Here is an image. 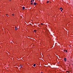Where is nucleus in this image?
<instances>
[{"label":"nucleus","mask_w":73,"mask_h":73,"mask_svg":"<svg viewBox=\"0 0 73 73\" xmlns=\"http://www.w3.org/2000/svg\"><path fill=\"white\" fill-rule=\"evenodd\" d=\"M64 61H66V58H64Z\"/></svg>","instance_id":"obj_1"},{"label":"nucleus","mask_w":73,"mask_h":73,"mask_svg":"<svg viewBox=\"0 0 73 73\" xmlns=\"http://www.w3.org/2000/svg\"><path fill=\"white\" fill-rule=\"evenodd\" d=\"M22 9H23V10H24V9H25V7H22Z\"/></svg>","instance_id":"obj_2"},{"label":"nucleus","mask_w":73,"mask_h":73,"mask_svg":"<svg viewBox=\"0 0 73 73\" xmlns=\"http://www.w3.org/2000/svg\"><path fill=\"white\" fill-rule=\"evenodd\" d=\"M64 51L66 53H67V50H64Z\"/></svg>","instance_id":"obj_3"},{"label":"nucleus","mask_w":73,"mask_h":73,"mask_svg":"<svg viewBox=\"0 0 73 73\" xmlns=\"http://www.w3.org/2000/svg\"><path fill=\"white\" fill-rule=\"evenodd\" d=\"M60 10H61V9H62V8L61 7V8H60Z\"/></svg>","instance_id":"obj_7"},{"label":"nucleus","mask_w":73,"mask_h":73,"mask_svg":"<svg viewBox=\"0 0 73 73\" xmlns=\"http://www.w3.org/2000/svg\"><path fill=\"white\" fill-rule=\"evenodd\" d=\"M15 30H17V29H17V27H15Z\"/></svg>","instance_id":"obj_4"},{"label":"nucleus","mask_w":73,"mask_h":73,"mask_svg":"<svg viewBox=\"0 0 73 73\" xmlns=\"http://www.w3.org/2000/svg\"><path fill=\"white\" fill-rule=\"evenodd\" d=\"M49 1H47V3H49Z\"/></svg>","instance_id":"obj_11"},{"label":"nucleus","mask_w":73,"mask_h":73,"mask_svg":"<svg viewBox=\"0 0 73 73\" xmlns=\"http://www.w3.org/2000/svg\"><path fill=\"white\" fill-rule=\"evenodd\" d=\"M31 5H33V3H31Z\"/></svg>","instance_id":"obj_9"},{"label":"nucleus","mask_w":73,"mask_h":73,"mask_svg":"<svg viewBox=\"0 0 73 73\" xmlns=\"http://www.w3.org/2000/svg\"><path fill=\"white\" fill-rule=\"evenodd\" d=\"M14 14H12V16H14Z\"/></svg>","instance_id":"obj_14"},{"label":"nucleus","mask_w":73,"mask_h":73,"mask_svg":"<svg viewBox=\"0 0 73 73\" xmlns=\"http://www.w3.org/2000/svg\"><path fill=\"white\" fill-rule=\"evenodd\" d=\"M33 66H36V64H34L33 65Z\"/></svg>","instance_id":"obj_6"},{"label":"nucleus","mask_w":73,"mask_h":73,"mask_svg":"<svg viewBox=\"0 0 73 73\" xmlns=\"http://www.w3.org/2000/svg\"><path fill=\"white\" fill-rule=\"evenodd\" d=\"M63 10V9H61V12H62V10Z\"/></svg>","instance_id":"obj_15"},{"label":"nucleus","mask_w":73,"mask_h":73,"mask_svg":"<svg viewBox=\"0 0 73 73\" xmlns=\"http://www.w3.org/2000/svg\"><path fill=\"white\" fill-rule=\"evenodd\" d=\"M67 72H68V73H69V72H70V71H67Z\"/></svg>","instance_id":"obj_12"},{"label":"nucleus","mask_w":73,"mask_h":73,"mask_svg":"<svg viewBox=\"0 0 73 73\" xmlns=\"http://www.w3.org/2000/svg\"><path fill=\"white\" fill-rule=\"evenodd\" d=\"M33 1L32 0H31V3H32V2Z\"/></svg>","instance_id":"obj_10"},{"label":"nucleus","mask_w":73,"mask_h":73,"mask_svg":"<svg viewBox=\"0 0 73 73\" xmlns=\"http://www.w3.org/2000/svg\"><path fill=\"white\" fill-rule=\"evenodd\" d=\"M33 1H34V0H33Z\"/></svg>","instance_id":"obj_19"},{"label":"nucleus","mask_w":73,"mask_h":73,"mask_svg":"<svg viewBox=\"0 0 73 73\" xmlns=\"http://www.w3.org/2000/svg\"><path fill=\"white\" fill-rule=\"evenodd\" d=\"M21 68H23V66H21Z\"/></svg>","instance_id":"obj_17"},{"label":"nucleus","mask_w":73,"mask_h":73,"mask_svg":"<svg viewBox=\"0 0 73 73\" xmlns=\"http://www.w3.org/2000/svg\"><path fill=\"white\" fill-rule=\"evenodd\" d=\"M9 1H11V0H9Z\"/></svg>","instance_id":"obj_18"},{"label":"nucleus","mask_w":73,"mask_h":73,"mask_svg":"<svg viewBox=\"0 0 73 73\" xmlns=\"http://www.w3.org/2000/svg\"><path fill=\"white\" fill-rule=\"evenodd\" d=\"M36 30H34V32H35V33H36Z\"/></svg>","instance_id":"obj_8"},{"label":"nucleus","mask_w":73,"mask_h":73,"mask_svg":"<svg viewBox=\"0 0 73 73\" xmlns=\"http://www.w3.org/2000/svg\"><path fill=\"white\" fill-rule=\"evenodd\" d=\"M41 25H43V23H41Z\"/></svg>","instance_id":"obj_13"},{"label":"nucleus","mask_w":73,"mask_h":73,"mask_svg":"<svg viewBox=\"0 0 73 73\" xmlns=\"http://www.w3.org/2000/svg\"><path fill=\"white\" fill-rule=\"evenodd\" d=\"M21 65L20 64V66H21Z\"/></svg>","instance_id":"obj_20"},{"label":"nucleus","mask_w":73,"mask_h":73,"mask_svg":"<svg viewBox=\"0 0 73 73\" xmlns=\"http://www.w3.org/2000/svg\"><path fill=\"white\" fill-rule=\"evenodd\" d=\"M36 4H37V3H34V5H36Z\"/></svg>","instance_id":"obj_5"},{"label":"nucleus","mask_w":73,"mask_h":73,"mask_svg":"<svg viewBox=\"0 0 73 73\" xmlns=\"http://www.w3.org/2000/svg\"><path fill=\"white\" fill-rule=\"evenodd\" d=\"M6 16H7V17H8V15L6 14Z\"/></svg>","instance_id":"obj_16"}]
</instances>
